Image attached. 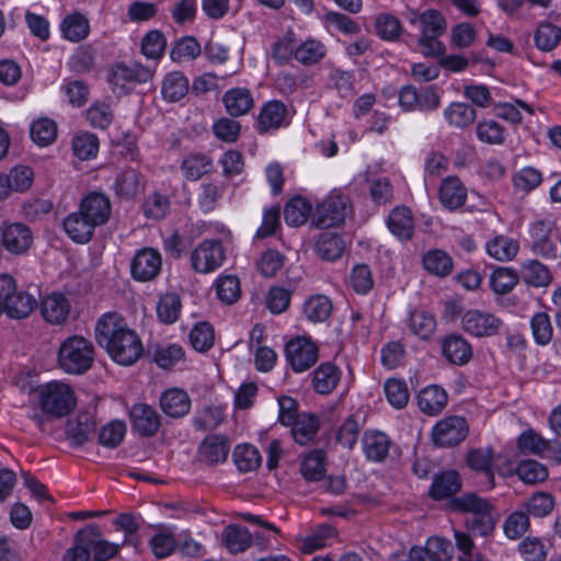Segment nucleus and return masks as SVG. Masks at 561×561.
<instances>
[{"label":"nucleus","mask_w":561,"mask_h":561,"mask_svg":"<svg viewBox=\"0 0 561 561\" xmlns=\"http://www.w3.org/2000/svg\"><path fill=\"white\" fill-rule=\"evenodd\" d=\"M94 346L91 341L72 335V374H84L94 363Z\"/></svg>","instance_id":"28"},{"label":"nucleus","mask_w":561,"mask_h":561,"mask_svg":"<svg viewBox=\"0 0 561 561\" xmlns=\"http://www.w3.org/2000/svg\"><path fill=\"white\" fill-rule=\"evenodd\" d=\"M523 280L534 287L548 286L552 280L550 270L538 260H528L522 264Z\"/></svg>","instance_id":"38"},{"label":"nucleus","mask_w":561,"mask_h":561,"mask_svg":"<svg viewBox=\"0 0 561 561\" xmlns=\"http://www.w3.org/2000/svg\"><path fill=\"white\" fill-rule=\"evenodd\" d=\"M96 50L91 44L79 45L72 54V71L90 72L95 67Z\"/></svg>","instance_id":"57"},{"label":"nucleus","mask_w":561,"mask_h":561,"mask_svg":"<svg viewBox=\"0 0 561 561\" xmlns=\"http://www.w3.org/2000/svg\"><path fill=\"white\" fill-rule=\"evenodd\" d=\"M467 199V190L457 178L445 179L439 187V201L444 207L455 210Z\"/></svg>","instance_id":"31"},{"label":"nucleus","mask_w":561,"mask_h":561,"mask_svg":"<svg viewBox=\"0 0 561 561\" xmlns=\"http://www.w3.org/2000/svg\"><path fill=\"white\" fill-rule=\"evenodd\" d=\"M129 420L134 432L142 437L154 436L160 427V416L149 404L136 403L129 410Z\"/></svg>","instance_id":"18"},{"label":"nucleus","mask_w":561,"mask_h":561,"mask_svg":"<svg viewBox=\"0 0 561 561\" xmlns=\"http://www.w3.org/2000/svg\"><path fill=\"white\" fill-rule=\"evenodd\" d=\"M230 442L225 434L207 435L198 446V457L208 466H216L227 460Z\"/></svg>","instance_id":"19"},{"label":"nucleus","mask_w":561,"mask_h":561,"mask_svg":"<svg viewBox=\"0 0 561 561\" xmlns=\"http://www.w3.org/2000/svg\"><path fill=\"white\" fill-rule=\"evenodd\" d=\"M455 546L459 551L458 561H486L479 552L470 534L454 529Z\"/></svg>","instance_id":"59"},{"label":"nucleus","mask_w":561,"mask_h":561,"mask_svg":"<svg viewBox=\"0 0 561 561\" xmlns=\"http://www.w3.org/2000/svg\"><path fill=\"white\" fill-rule=\"evenodd\" d=\"M285 355L293 370L302 373L318 360V347L309 339L297 336L286 344Z\"/></svg>","instance_id":"14"},{"label":"nucleus","mask_w":561,"mask_h":561,"mask_svg":"<svg viewBox=\"0 0 561 561\" xmlns=\"http://www.w3.org/2000/svg\"><path fill=\"white\" fill-rule=\"evenodd\" d=\"M144 188L145 181L142 174L131 168L119 172L112 184L115 195L126 201L135 198Z\"/></svg>","instance_id":"22"},{"label":"nucleus","mask_w":561,"mask_h":561,"mask_svg":"<svg viewBox=\"0 0 561 561\" xmlns=\"http://www.w3.org/2000/svg\"><path fill=\"white\" fill-rule=\"evenodd\" d=\"M0 302L2 312L18 320L27 318L37 305L32 295L16 289L14 278L8 274L0 275Z\"/></svg>","instance_id":"5"},{"label":"nucleus","mask_w":561,"mask_h":561,"mask_svg":"<svg viewBox=\"0 0 561 561\" xmlns=\"http://www.w3.org/2000/svg\"><path fill=\"white\" fill-rule=\"evenodd\" d=\"M451 508L471 514L466 519V526L473 534L488 537L494 531L499 515L494 505L486 499L474 493H466L451 501Z\"/></svg>","instance_id":"3"},{"label":"nucleus","mask_w":561,"mask_h":561,"mask_svg":"<svg viewBox=\"0 0 561 561\" xmlns=\"http://www.w3.org/2000/svg\"><path fill=\"white\" fill-rule=\"evenodd\" d=\"M289 426H291V435L295 442L305 446L317 436L320 422L313 414L301 413Z\"/></svg>","instance_id":"33"},{"label":"nucleus","mask_w":561,"mask_h":561,"mask_svg":"<svg viewBox=\"0 0 561 561\" xmlns=\"http://www.w3.org/2000/svg\"><path fill=\"white\" fill-rule=\"evenodd\" d=\"M444 357L454 365H465L472 357V347L461 335L451 334L442 342Z\"/></svg>","instance_id":"25"},{"label":"nucleus","mask_w":561,"mask_h":561,"mask_svg":"<svg viewBox=\"0 0 561 561\" xmlns=\"http://www.w3.org/2000/svg\"><path fill=\"white\" fill-rule=\"evenodd\" d=\"M0 233L3 248L11 254H24L33 244L31 229L21 222H3Z\"/></svg>","instance_id":"15"},{"label":"nucleus","mask_w":561,"mask_h":561,"mask_svg":"<svg viewBox=\"0 0 561 561\" xmlns=\"http://www.w3.org/2000/svg\"><path fill=\"white\" fill-rule=\"evenodd\" d=\"M95 339L110 357L123 366L134 365L144 354L140 337L117 312L104 313L98 320Z\"/></svg>","instance_id":"1"},{"label":"nucleus","mask_w":561,"mask_h":561,"mask_svg":"<svg viewBox=\"0 0 561 561\" xmlns=\"http://www.w3.org/2000/svg\"><path fill=\"white\" fill-rule=\"evenodd\" d=\"M560 30L552 23H541L535 32L534 39L538 49L550 51L560 42Z\"/></svg>","instance_id":"56"},{"label":"nucleus","mask_w":561,"mask_h":561,"mask_svg":"<svg viewBox=\"0 0 561 561\" xmlns=\"http://www.w3.org/2000/svg\"><path fill=\"white\" fill-rule=\"evenodd\" d=\"M288 124V110L283 102L274 100L262 106L257 117L259 133L266 134Z\"/></svg>","instance_id":"21"},{"label":"nucleus","mask_w":561,"mask_h":561,"mask_svg":"<svg viewBox=\"0 0 561 561\" xmlns=\"http://www.w3.org/2000/svg\"><path fill=\"white\" fill-rule=\"evenodd\" d=\"M351 211L350 199L342 194L329 195L312 215L311 222L317 228H330L344 222Z\"/></svg>","instance_id":"9"},{"label":"nucleus","mask_w":561,"mask_h":561,"mask_svg":"<svg viewBox=\"0 0 561 561\" xmlns=\"http://www.w3.org/2000/svg\"><path fill=\"white\" fill-rule=\"evenodd\" d=\"M492 457V450L490 448L473 449L468 454V465L473 470L485 473L489 489L494 486V476L491 471Z\"/></svg>","instance_id":"52"},{"label":"nucleus","mask_w":561,"mask_h":561,"mask_svg":"<svg viewBox=\"0 0 561 561\" xmlns=\"http://www.w3.org/2000/svg\"><path fill=\"white\" fill-rule=\"evenodd\" d=\"M516 474L527 484L542 482L548 477L547 468L536 460H524L516 468Z\"/></svg>","instance_id":"63"},{"label":"nucleus","mask_w":561,"mask_h":561,"mask_svg":"<svg viewBox=\"0 0 561 561\" xmlns=\"http://www.w3.org/2000/svg\"><path fill=\"white\" fill-rule=\"evenodd\" d=\"M153 77V70L140 64L130 66L124 62L113 65L108 71L107 82L114 94H125L135 83H146Z\"/></svg>","instance_id":"7"},{"label":"nucleus","mask_w":561,"mask_h":561,"mask_svg":"<svg viewBox=\"0 0 561 561\" xmlns=\"http://www.w3.org/2000/svg\"><path fill=\"white\" fill-rule=\"evenodd\" d=\"M486 252L497 261L505 262L513 260L519 250V243L507 236H496L486 242Z\"/></svg>","instance_id":"37"},{"label":"nucleus","mask_w":561,"mask_h":561,"mask_svg":"<svg viewBox=\"0 0 561 561\" xmlns=\"http://www.w3.org/2000/svg\"><path fill=\"white\" fill-rule=\"evenodd\" d=\"M216 291L222 302L228 305L236 302L241 295L239 278L233 275L220 276L217 279Z\"/></svg>","instance_id":"61"},{"label":"nucleus","mask_w":561,"mask_h":561,"mask_svg":"<svg viewBox=\"0 0 561 561\" xmlns=\"http://www.w3.org/2000/svg\"><path fill=\"white\" fill-rule=\"evenodd\" d=\"M448 394L437 385H431L422 389L417 396L420 410L427 415H437L447 405Z\"/></svg>","instance_id":"27"},{"label":"nucleus","mask_w":561,"mask_h":561,"mask_svg":"<svg viewBox=\"0 0 561 561\" xmlns=\"http://www.w3.org/2000/svg\"><path fill=\"white\" fill-rule=\"evenodd\" d=\"M390 437L378 430H367L362 437V448L367 460L371 462H383L392 448Z\"/></svg>","instance_id":"20"},{"label":"nucleus","mask_w":561,"mask_h":561,"mask_svg":"<svg viewBox=\"0 0 561 561\" xmlns=\"http://www.w3.org/2000/svg\"><path fill=\"white\" fill-rule=\"evenodd\" d=\"M388 402L396 409L404 408L409 402V390L404 380L391 378L383 387Z\"/></svg>","instance_id":"58"},{"label":"nucleus","mask_w":561,"mask_h":561,"mask_svg":"<svg viewBox=\"0 0 561 561\" xmlns=\"http://www.w3.org/2000/svg\"><path fill=\"white\" fill-rule=\"evenodd\" d=\"M477 137L488 145H502L505 140V129L496 121L479 122L476 128Z\"/></svg>","instance_id":"53"},{"label":"nucleus","mask_w":561,"mask_h":561,"mask_svg":"<svg viewBox=\"0 0 561 561\" xmlns=\"http://www.w3.org/2000/svg\"><path fill=\"white\" fill-rule=\"evenodd\" d=\"M529 516L523 511L511 513L504 522L503 530L508 539L515 540L520 538L529 528Z\"/></svg>","instance_id":"60"},{"label":"nucleus","mask_w":561,"mask_h":561,"mask_svg":"<svg viewBox=\"0 0 561 561\" xmlns=\"http://www.w3.org/2000/svg\"><path fill=\"white\" fill-rule=\"evenodd\" d=\"M465 417L453 415L438 421L432 431V439L437 447H453L461 443L468 435Z\"/></svg>","instance_id":"12"},{"label":"nucleus","mask_w":561,"mask_h":561,"mask_svg":"<svg viewBox=\"0 0 561 561\" xmlns=\"http://www.w3.org/2000/svg\"><path fill=\"white\" fill-rule=\"evenodd\" d=\"M190 91L188 79L181 71L168 73L161 87V93L165 101L178 102L182 100Z\"/></svg>","instance_id":"35"},{"label":"nucleus","mask_w":561,"mask_h":561,"mask_svg":"<svg viewBox=\"0 0 561 561\" xmlns=\"http://www.w3.org/2000/svg\"><path fill=\"white\" fill-rule=\"evenodd\" d=\"M213 169V160L205 153L195 152L186 156L181 163V171L190 181H197Z\"/></svg>","instance_id":"36"},{"label":"nucleus","mask_w":561,"mask_h":561,"mask_svg":"<svg viewBox=\"0 0 561 561\" xmlns=\"http://www.w3.org/2000/svg\"><path fill=\"white\" fill-rule=\"evenodd\" d=\"M224 542L232 553L247 550L253 540L252 534L243 526L229 525L224 530Z\"/></svg>","instance_id":"43"},{"label":"nucleus","mask_w":561,"mask_h":561,"mask_svg":"<svg viewBox=\"0 0 561 561\" xmlns=\"http://www.w3.org/2000/svg\"><path fill=\"white\" fill-rule=\"evenodd\" d=\"M340 379V368L332 363H323L313 371L312 386L317 393L329 394L336 388Z\"/></svg>","instance_id":"32"},{"label":"nucleus","mask_w":561,"mask_h":561,"mask_svg":"<svg viewBox=\"0 0 561 561\" xmlns=\"http://www.w3.org/2000/svg\"><path fill=\"white\" fill-rule=\"evenodd\" d=\"M409 22L417 24L421 28L417 43L425 57H438L445 53V46L438 38L446 32L447 23L439 11L430 9L421 14L413 12L409 16Z\"/></svg>","instance_id":"4"},{"label":"nucleus","mask_w":561,"mask_h":561,"mask_svg":"<svg viewBox=\"0 0 561 561\" xmlns=\"http://www.w3.org/2000/svg\"><path fill=\"white\" fill-rule=\"evenodd\" d=\"M444 117L449 125L456 128H466L476 121L477 112L469 104L455 102L445 108Z\"/></svg>","instance_id":"42"},{"label":"nucleus","mask_w":561,"mask_h":561,"mask_svg":"<svg viewBox=\"0 0 561 561\" xmlns=\"http://www.w3.org/2000/svg\"><path fill=\"white\" fill-rule=\"evenodd\" d=\"M126 435V424L123 421L114 420L104 425L99 433V443L107 448L119 446Z\"/></svg>","instance_id":"55"},{"label":"nucleus","mask_w":561,"mask_h":561,"mask_svg":"<svg viewBox=\"0 0 561 561\" xmlns=\"http://www.w3.org/2000/svg\"><path fill=\"white\" fill-rule=\"evenodd\" d=\"M222 102L232 117L247 114L254 105L252 93L247 88L228 90L222 96Z\"/></svg>","instance_id":"30"},{"label":"nucleus","mask_w":561,"mask_h":561,"mask_svg":"<svg viewBox=\"0 0 561 561\" xmlns=\"http://www.w3.org/2000/svg\"><path fill=\"white\" fill-rule=\"evenodd\" d=\"M517 283L518 275L510 267H497L490 277L491 288L499 295L508 294Z\"/></svg>","instance_id":"51"},{"label":"nucleus","mask_w":561,"mask_h":561,"mask_svg":"<svg viewBox=\"0 0 561 561\" xmlns=\"http://www.w3.org/2000/svg\"><path fill=\"white\" fill-rule=\"evenodd\" d=\"M530 248L533 253L561 266V239L553 232L549 220H536L529 226Z\"/></svg>","instance_id":"6"},{"label":"nucleus","mask_w":561,"mask_h":561,"mask_svg":"<svg viewBox=\"0 0 561 561\" xmlns=\"http://www.w3.org/2000/svg\"><path fill=\"white\" fill-rule=\"evenodd\" d=\"M56 137L57 126L54 121L44 117L33 122L31 126V138L36 145L46 147L54 142Z\"/></svg>","instance_id":"50"},{"label":"nucleus","mask_w":561,"mask_h":561,"mask_svg":"<svg viewBox=\"0 0 561 561\" xmlns=\"http://www.w3.org/2000/svg\"><path fill=\"white\" fill-rule=\"evenodd\" d=\"M454 547L443 537H430L424 546H413L408 557L411 561H451Z\"/></svg>","instance_id":"16"},{"label":"nucleus","mask_w":561,"mask_h":561,"mask_svg":"<svg viewBox=\"0 0 561 561\" xmlns=\"http://www.w3.org/2000/svg\"><path fill=\"white\" fill-rule=\"evenodd\" d=\"M345 244L342 238L334 232H321L316 241L314 250L319 257L325 261H335L344 252Z\"/></svg>","instance_id":"34"},{"label":"nucleus","mask_w":561,"mask_h":561,"mask_svg":"<svg viewBox=\"0 0 561 561\" xmlns=\"http://www.w3.org/2000/svg\"><path fill=\"white\" fill-rule=\"evenodd\" d=\"M462 329L476 337H489L500 333L503 321L490 312L468 310L461 318Z\"/></svg>","instance_id":"13"},{"label":"nucleus","mask_w":561,"mask_h":561,"mask_svg":"<svg viewBox=\"0 0 561 561\" xmlns=\"http://www.w3.org/2000/svg\"><path fill=\"white\" fill-rule=\"evenodd\" d=\"M525 512L535 517L548 516L554 507V499L550 493L537 492L524 504Z\"/></svg>","instance_id":"62"},{"label":"nucleus","mask_w":561,"mask_h":561,"mask_svg":"<svg viewBox=\"0 0 561 561\" xmlns=\"http://www.w3.org/2000/svg\"><path fill=\"white\" fill-rule=\"evenodd\" d=\"M327 54L324 44L318 39L309 38L295 48V60L304 66L320 62Z\"/></svg>","instance_id":"40"},{"label":"nucleus","mask_w":561,"mask_h":561,"mask_svg":"<svg viewBox=\"0 0 561 561\" xmlns=\"http://www.w3.org/2000/svg\"><path fill=\"white\" fill-rule=\"evenodd\" d=\"M461 488V479L457 471L448 470L435 476L428 494L438 501L453 496Z\"/></svg>","instance_id":"29"},{"label":"nucleus","mask_w":561,"mask_h":561,"mask_svg":"<svg viewBox=\"0 0 561 561\" xmlns=\"http://www.w3.org/2000/svg\"><path fill=\"white\" fill-rule=\"evenodd\" d=\"M311 205L302 197L290 199L284 210V218L287 225L299 227L304 225L310 215Z\"/></svg>","instance_id":"48"},{"label":"nucleus","mask_w":561,"mask_h":561,"mask_svg":"<svg viewBox=\"0 0 561 561\" xmlns=\"http://www.w3.org/2000/svg\"><path fill=\"white\" fill-rule=\"evenodd\" d=\"M232 457L240 472L253 471L260 467L262 461L259 450L250 444L238 445Z\"/></svg>","instance_id":"46"},{"label":"nucleus","mask_w":561,"mask_h":561,"mask_svg":"<svg viewBox=\"0 0 561 561\" xmlns=\"http://www.w3.org/2000/svg\"><path fill=\"white\" fill-rule=\"evenodd\" d=\"M333 305L324 295H313L304 304V314L310 322H324L332 313Z\"/></svg>","instance_id":"41"},{"label":"nucleus","mask_w":561,"mask_h":561,"mask_svg":"<svg viewBox=\"0 0 561 561\" xmlns=\"http://www.w3.org/2000/svg\"><path fill=\"white\" fill-rule=\"evenodd\" d=\"M422 264L428 273L437 276H447L453 270L451 257L438 249L427 251L422 257Z\"/></svg>","instance_id":"45"},{"label":"nucleus","mask_w":561,"mask_h":561,"mask_svg":"<svg viewBox=\"0 0 561 561\" xmlns=\"http://www.w3.org/2000/svg\"><path fill=\"white\" fill-rule=\"evenodd\" d=\"M300 472L308 481H319L325 473V454L321 449L308 453L300 463Z\"/></svg>","instance_id":"44"},{"label":"nucleus","mask_w":561,"mask_h":561,"mask_svg":"<svg viewBox=\"0 0 561 561\" xmlns=\"http://www.w3.org/2000/svg\"><path fill=\"white\" fill-rule=\"evenodd\" d=\"M41 311L47 322L61 324L68 318L70 306L64 294L53 293L43 299Z\"/></svg>","instance_id":"26"},{"label":"nucleus","mask_w":561,"mask_h":561,"mask_svg":"<svg viewBox=\"0 0 561 561\" xmlns=\"http://www.w3.org/2000/svg\"><path fill=\"white\" fill-rule=\"evenodd\" d=\"M226 259L225 249L219 240L202 241L191 253L192 268L202 274H208L219 268Z\"/></svg>","instance_id":"10"},{"label":"nucleus","mask_w":561,"mask_h":561,"mask_svg":"<svg viewBox=\"0 0 561 561\" xmlns=\"http://www.w3.org/2000/svg\"><path fill=\"white\" fill-rule=\"evenodd\" d=\"M110 198L100 192L88 194L80 203L78 215L72 214V241L85 243L95 227L105 225L111 217Z\"/></svg>","instance_id":"2"},{"label":"nucleus","mask_w":561,"mask_h":561,"mask_svg":"<svg viewBox=\"0 0 561 561\" xmlns=\"http://www.w3.org/2000/svg\"><path fill=\"white\" fill-rule=\"evenodd\" d=\"M517 446L523 454L541 455L550 447V440L529 430L519 435Z\"/></svg>","instance_id":"64"},{"label":"nucleus","mask_w":561,"mask_h":561,"mask_svg":"<svg viewBox=\"0 0 561 561\" xmlns=\"http://www.w3.org/2000/svg\"><path fill=\"white\" fill-rule=\"evenodd\" d=\"M99 148V137L93 133L81 131L72 138V153L81 161L95 159Z\"/></svg>","instance_id":"39"},{"label":"nucleus","mask_w":561,"mask_h":561,"mask_svg":"<svg viewBox=\"0 0 561 561\" xmlns=\"http://www.w3.org/2000/svg\"><path fill=\"white\" fill-rule=\"evenodd\" d=\"M182 309L179 295L169 293L163 295L157 305V314L161 322L172 324L178 321Z\"/></svg>","instance_id":"49"},{"label":"nucleus","mask_w":561,"mask_h":561,"mask_svg":"<svg viewBox=\"0 0 561 561\" xmlns=\"http://www.w3.org/2000/svg\"><path fill=\"white\" fill-rule=\"evenodd\" d=\"M42 410L55 417L67 415L70 411V388L68 385L51 381L39 389Z\"/></svg>","instance_id":"11"},{"label":"nucleus","mask_w":561,"mask_h":561,"mask_svg":"<svg viewBox=\"0 0 561 561\" xmlns=\"http://www.w3.org/2000/svg\"><path fill=\"white\" fill-rule=\"evenodd\" d=\"M387 227L400 241H410L414 234V219L411 209L405 206L394 207L387 218Z\"/></svg>","instance_id":"23"},{"label":"nucleus","mask_w":561,"mask_h":561,"mask_svg":"<svg viewBox=\"0 0 561 561\" xmlns=\"http://www.w3.org/2000/svg\"><path fill=\"white\" fill-rule=\"evenodd\" d=\"M161 266V254L152 248H144L131 260V276L139 282H149L159 275Z\"/></svg>","instance_id":"17"},{"label":"nucleus","mask_w":561,"mask_h":561,"mask_svg":"<svg viewBox=\"0 0 561 561\" xmlns=\"http://www.w3.org/2000/svg\"><path fill=\"white\" fill-rule=\"evenodd\" d=\"M85 119L94 128L106 129L113 122V111L104 102H94L85 112Z\"/></svg>","instance_id":"54"},{"label":"nucleus","mask_w":561,"mask_h":561,"mask_svg":"<svg viewBox=\"0 0 561 561\" xmlns=\"http://www.w3.org/2000/svg\"><path fill=\"white\" fill-rule=\"evenodd\" d=\"M409 327L413 334L425 340L435 332L436 319L431 312L416 309L410 313Z\"/></svg>","instance_id":"47"},{"label":"nucleus","mask_w":561,"mask_h":561,"mask_svg":"<svg viewBox=\"0 0 561 561\" xmlns=\"http://www.w3.org/2000/svg\"><path fill=\"white\" fill-rule=\"evenodd\" d=\"M88 401L78 405V398L72 392V410H76V417L72 422V446H82L95 433L96 430V398L87 396Z\"/></svg>","instance_id":"8"},{"label":"nucleus","mask_w":561,"mask_h":561,"mask_svg":"<svg viewBox=\"0 0 561 561\" xmlns=\"http://www.w3.org/2000/svg\"><path fill=\"white\" fill-rule=\"evenodd\" d=\"M160 408L170 417H183L190 412L191 399L184 390L171 388L161 394Z\"/></svg>","instance_id":"24"}]
</instances>
